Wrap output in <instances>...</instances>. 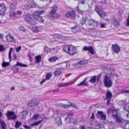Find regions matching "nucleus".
<instances>
[{"label":"nucleus","instance_id":"obj_1","mask_svg":"<svg viewBox=\"0 0 129 129\" xmlns=\"http://www.w3.org/2000/svg\"><path fill=\"white\" fill-rule=\"evenodd\" d=\"M86 25L90 29H94L98 26V23L96 21H94L90 18L87 17Z\"/></svg>","mask_w":129,"mask_h":129},{"label":"nucleus","instance_id":"obj_2","mask_svg":"<svg viewBox=\"0 0 129 129\" xmlns=\"http://www.w3.org/2000/svg\"><path fill=\"white\" fill-rule=\"evenodd\" d=\"M57 8V7L56 6L54 7L50 11V14L48 15V18H56L58 17V15L56 13Z\"/></svg>","mask_w":129,"mask_h":129},{"label":"nucleus","instance_id":"obj_3","mask_svg":"<svg viewBox=\"0 0 129 129\" xmlns=\"http://www.w3.org/2000/svg\"><path fill=\"white\" fill-rule=\"evenodd\" d=\"M113 82L110 78L107 76H105L104 80L105 86L107 87H110L113 85Z\"/></svg>","mask_w":129,"mask_h":129},{"label":"nucleus","instance_id":"obj_4","mask_svg":"<svg viewBox=\"0 0 129 129\" xmlns=\"http://www.w3.org/2000/svg\"><path fill=\"white\" fill-rule=\"evenodd\" d=\"M24 19L25 20L31 24L35 25L36 24L37 22V20L35 18H31L30 15H26Z\"/></svg>","mask_w":129,"mask_h":129},{"label":"nucleus","instance_id":"obj_5","mask_svg":"<svg viewBox=\"0 0 129 129\" xmlns=\"http://www.w3.org/2000/svg\"><path fill=\"white\" fill-rule=\"evenodd\" d=\"M6 116L9 120H15L17 118L16 114L12 111H8L6 113Z\"/></svg>","mask_w":129,"mask_h":129},{"label":"nucleus","instance_id":"obj_6","mask_svg":"<svg viewBox=\"0 0 129 129\" xmlns=\"http://www.w3.org/2000/svg\"><path fill=\"white\" fill-rule=\"evenodd\" d=\"M69 103L70 104L68 105L60 103L59 104V105L60 107H62L66 109L70 107H74L76 109L78 108V107L74 103Z\"/></svg>","mask_w":129,"mask_h":129},{"label":"nucleus","instance_id":"obj_7","mask_svg":"<svg viewBox=\"0 0 129 129\" xmlns=\"http://www.w3.org/2000/svg\"><path fill=\"white\" fill-rule=\"evenodd\" d=\"M95 10L101 17L104 16L105 15L106 13L104 12L103 8L101 7L96 8Z\"/></svg>","mask_w":129,"mask_h":129},{"label":"nucleus","instance_id":"obj_8","mask_svg":"<svg viewBox=\"0 0 129 129\" xmlns=\"http://www.w3.org/2000/svg\"><path fill=\"white\" fill-rule=\"evenodd\" d=\"M112 50L113 52L117 54L120 51V49L119 46L117 44H115L112 45Z\"/></svg>","mask_w":129,"mask_h":129},{"label":"nucleus","instance_id":"obj_9","mask_svg":"<svg viewBox=\"0 0 129 129\" xmlns=\"http://www.w3.org/2000/svg\"><path fill=\"white\" fill-rule=\"evenodd\" d=\"M7 10L6 7L3 4H0V14L1 15H5Z\"/></svg>","mask_w":129,"mask_h":129},{"label":"nucleus","instance_id":"obj_10","mask_svg":"<svg viewBox=\"0 0 129 129\" xmlns=\"http://www.w3.org/2000/svg\"><path fill=\"white\" fill-rule=\"evenodd\" d=\"M5 38L8 42L15 43L16 40L14 38V37L12 35L9 34L5 36Z\"/></svg>","mask_w":129,"mask_h":129},{"label":"nucleus","instance_id":"obj_11","mask_svg":"<svg viewBox=\"0 0 129 129\" xmlns=\"http://www.w3.org/2000/svg\"><path fill=\"white\" fill-rule=\"evenodd\" d=\"M39 103V102H37L35 100H33L28 103V105L29 107H31L33 108L36 107Z\"/></svg>","mask_w":129,"mask_h":129},{"label":"nucleus","instance_id":"obj_12","mask_svg":"<svg viewBox=\"0 0 129 129\" xmlns=\"http://www.w3.org/2000/svg\"><path fill=\"white\" fill-rule=\"evenodd\" d=\"M88 50L89 52L91 54H94V52L93 51V48L92 46L87 47V46H84L83 48V51H87Z\"/></svg>","mask_w":129,"mask_h":129},{"label":"nucleus","instance_id":"obj_13","mask_svg":"<svg viewBox=\"0 0 129 129\" xmlns=\"http://www.w3.org/2000/svg\"><path fill=\"white\" fill-rule=\"evenodd\" d=\"M76 16L75 12L73 11L71 12H69L66 14V17L67 18L70 17L72 19H74Z\"/></svg>","mask_w":129,"mask_h":129},{"label":"nucleus","instance_id":"obj_14","mask_svg":"<svg viewBox=\"0 0 129 129\" xmlns=\"http://www.w3.org/2000/svg\"><path fill=\"white\" fill-rule=\"evenodd\" d=\"M46 12L45 10H43L40 11H36L34 12V15L38 17H40L41 15L45 14Z\"/></svg>","mask_w":129,"mask_h":129},{"label":"nucleus","instance_id":"obj_15","mask_svg":"<svg viewBox=\"0 0 129 129\" xmlns=\"http://www.w3.org/2000/svg\"><path fill=\"white\" fill-rule=\"evenodd\" d=\"M99 115L101 116V120H105L106 119V115L105 114L103 111H99L98 112L96 116Z\"/></svg>","mask_w":129,"mask_h":129},{"label":"nucleus","instance_id":"obj_16","mask_svg":"<svg viewBox=\"0 0 129 129\" xmlns=\"http://www.w3.org/2000/svg\"><path fill=\"white\" fill-rule=\"evenodd\" d=\"M113 113H116V114H113L112 115V117L115 118L116 119V121L118 123H122V121L120 118L118 117V116L117 113H116V110H114L113 111Z\"/></svg>","mask_w":129,"mask_h":129},{"label":"nucleus","instance_id":"obj_17","mask_svg":"<svg viewBox=\"0 0 129 129\" xmlns=\"http://www.w3.org/2000/svg\"><path fill=\"white\" fill-rule=\"evenodd\" d=\"M37 6V5L35 4V6H33V5H32L31 4H26L25 5L23 6L22 7L24 9L28 10L32 7H36Z\"/></svg>","mask_w":129,"mask_h":129},{"label":"nucleus","instance_id":"obj_18","mask_svg":"<svg viewBox=\"0 0 129 129\" xmlns=\"http://www.w3.org/2000/svg\"><path fill=\"white\" fill-rule=\"evenodd\" d=\"M71 48H72V49H70V50L69 51L68 53L73 55L76 53L77 49L75 48L73 46H72Z\"/></svg>","mask_w":129,"mask_h":129},{"label":"nucleus","instance_id":"obj_19","mask_svg":"<svg viewBox=\"0 0 129 129\" xmlns=\"http://www.w3.org/2000/svg\"><path fill=\"white\" fill-rule=\"evenodd\" d=\"M72 31L74 33L77 34L80 32L79 28L77 26H76L72 28Z\"/></svg>","mask_w":129,"mask_h":129},{"label":"nucleus","instance_id":"obj_20","mask_svg":"<svg viewBox=\"0 0 129 129\" xmlns=\"http://www.w3.org/2000/svg\"><path fill=\"white\" fill-rule=\"evenodd\" d=\"M71 47H72V46L66 45L64 47V50L66 52L68 53L70 49H72Z\"/></svg>","mask_w":129,"mask_h":129},{"label":"nucleus","instance_id":"obj_21","mask_svg":"<svg viewBox=\"0 0 129 129\" xmlns=\"http://www.w3.org/2000/svg\"><path fill=\"white\" fill-rule=\"evenodd\" d=\"M28 113V112L27 111H23L20 114L21 116V119H24L26 118V115Z\"/></svg>","mask_w":129,"mask_h":129},{"label":"nucleus","instance_id":"obj_22","mask_svg":"<svg viewBox=\"0 0 129 129\" xmlns=\"http://www.w3.org/2000/svg\"><path fill=\"white\" fill-rule=\"evenodd\" d=\"M87 79V78H86L82 82H81L78 85L79 86H87L88 85L87 82H86Z\"/></svg>","mask_w":129,"mask_h":129},{"label":"nucleus","instance_id":"obj_23","mask_svg":"<svg viewBox=\"0 0 129 129\" xmlns=\"http://www.w3.org/2000/svg\"><path fill=\"white\" fill-rule=\"evenodd\" d=\"M106 99H111L112 96V94L110 92L109 90L107 91V92L106 95Z\"/></svg>","mask_w":129,"mask_h":129},{"label":"nucleus","instance_id":"obj_24","mask_svg":"<svg viewBox=\"0 0 129 129\" xmlns=\"http://www.w3.org/2000/svg\"><path fill=\"white\" fill-rule=\"evenodd\" d=\"M55 121L58 126L62 124L61 119L60 117H57L55 119Z\"/></svg>","mask_w":129,"mask_h":129},{"label":"nucleus","instance_id":"obj_25","mask_svg":"<svg viewBox=\"0 0 129 129\" xmlns=\"http://www.w3.org/2000/svg\"><path fill=\"white\" fill-rule=\"evenodd\" d=\"M87 17H82L80 19V24L82 25H83L84 24H86Z\"/></svg>","mask_w":129,"mask_h":129},{"label":"nucleus","instance_id":"obj_26","mask_svg":"<svg viewBox=\"0 0 129 129\" xmlns=\"http://www.w3.org/2000/svg\"><path fill=\"white\" fill-rule=\"evenodd\" d=\"M61 69H58L55 71L54 73L55 76H59L61 74Z\"/></svg>","mask_w":129,"mask_h":129},{"label":"nucleus","instance_id":"obj_27","mask_svg":"<svg viewBox=\"0 0 129 129\" xmlns=\"http://www.w3.org/2000/svg\"><path fill=\"white\" fill-rule=\"evenodd\" d=\"M41 57L40 55L37 56L36 57V60L35 62L37 63H39L41 60Z\"/></svg>","mask_w":129,"mask_h":129},{"label":"nucleus","instance_id":"obj_28","mask_svg":"<svg viewBox=\"0 0 129 129\" xmlns=\"http://www.w3.org/2000/svg\"><path fill=\"white\" fill-rule=\"evenodd\" d=\"M96 79V76H94L91 77L90 80H89V82L91 83H94L95 82Z\"/></svg>","mask_w":129,"mask_h":129},{"label":"nucleus","instance_id":"obj_29","mask_svg":"<svg viewBox=\"0 0 129 129\" xmlns=\"http://www.w3.org/2000/svg\"><path fill=\"white\" fill-rule=\"evenodd\" d=\"M0 123L2 129H5L6 126V124L4 121L1 119L0 120Z\"/></svg>","mask_w":129,"mask_h":129},{"label":"nucleus","instance_id":"obj_30","mask_svg":"<svg viewBox=\"0 0 129 129\" xmlns=\"http://www.w3.org/2000/svg\"><path fill=\"white\" fill-rule=\"evenodd\" d=\"M58 58V57L54 56L52 57L49 59V60L51 62H55Z\"/></svg>","mask_w":129,"mask_h":129},{"label":"nucleus","instance_id":"obj_31","mask_svg":"<svg viewBox=\"0 0 129 129\" xmlns=\"http://www.w3.org/2000/svg\"><path fill=\"white\" fill-rule=\"evenodd\" d=\"M15 66H18L23 67H27L28 66L24 64H23L19 62H17L16 64L15 65Z\"/></svg>","mask_w":129,"mask_h":129},{"label":"nucleus","instance_id":"obj_32","mask_svg":"<svg viewBox=\"0 0 129 129\" xmlns=\"http://www.w3.org/2000/svg\"><path fill=\"white\" fill-rule=\"evenodd\" d=\"M10 16L12 19H14L16 18V13L13 12L11 13L10 15Z\"/></svg>","mask_w":129,"mask_h":129},{"label":"nucleus","instance_id":"obj_33","mask_svg":"<svg viewBox=\"0 0 129 129\" xmlns=\"http://www.w3.org/2000/svg\"><path fill=\"white\" fill-rule=\"evenodd\" d=\"M36 20L39 22L43 23L44 21V20L43 19L42 17H38L37 18Z\"/></svg>","mask_w":129,"mask_h":129},{"label":"nucleus","instance_id":"obj_34","mask_svg":"<svg viewBox=\"0 0 129 129\" xmlns=\"http://www.w3.org/2000/svg\"><path fill=\"white\" fill-rule=\"evenodd\" d=\"M88 63L87 60H81L79 62V63L81 64V65H85Z\"/></svg>","mask_w":129,"mask_h":129},{"label":"nucleus","instance_id":"obj_35","mask_svg":"<svg viewBox=\"0 0 129 129\" xmlns=\"http://www.w3.org/2000/svg\"><path fill=\"white\" fill-rule=\"evenodd\" d=\"M42 121V120H39L38 121L36 122L33 124H32L30 126H37L39 124L41 123Z\"/></svg>","mask_w":129,"mask_h":129},{"label":"nucleus","instance_id":"obj_36","mask_svg":"<svg viewBox=\"0 0 129 129\" xmlns=\"http://www.w3.org/2000/svg\"><path fill=\"white\" fill-rule=\"evenodd\" d=\"M38 27L34 26L32 27V30L35 33H38L39 31L38 29Z\"/></svg>","mask_w":129,"mask_h":129},{"label":"nucleus","instance_id":"obj_37","mask_svg":"<svg viewBox=\"0 0 129 129\" xmlns=\"http://www.w3.org/2000/svg\"><path fill=\"white\" fill-rule=\"evenodd\" d=\"M52 73H47L46 75V79L48 80L51 77Z\"/></svg>","mask_w":129,"mask_h":129},{"label":"nucleus","instance_id":"obj_38","mask_svg":"<svg viewBox=\"0 0 129 129\" xmlns=\"http://www.w3.org/2000/svg\"><path fill=\"white\" fill-rule=\"evenodd\" d=\"M113 25L115 27L117 28L119 26V23L117 21L115 20L114 22Z\"/></svg>","mask_w":129,"mask_h":129},{"label":"nucleus","instance_id":"obj_39","mask_svg":"<svg viewBox=\"0 0 129 129\" xmlns=\"http://www.w3.org/2000/svg\"><path fill=\"white\" fill-rule=\"evenodd\" d=\"M73 114L72 113H70L68 114V117L71 121L72 120V119L73 118Z\"/></svg>","mask_w":129,"mask_h":129},{"label":"nucleus","instance_id":"obj_40","mask_svg":"<svg viewBox=\"0 0 129 129\" xmlns=\"http://www.w3.org/2000/svg\"><path fill=\"white\" fill-rule=\"evenodd\" d=\"M22 124L21 122L17 121L15 123V127L16 128H19L20 126Z\"/></svg>","mask_w":129,"mask_h":129},{"label":"nucleus","instance_id":"obj_41","mask_svg":"<svg viewBox=\"0 0 129 129\" xmlns=\"http://www.w3.org/2000/svg\"><path fill=\"white\" fill-rule=\"evenodd\" d=\"M13 73H16L19 71V69L18 68L14 67L13 68Z\"/></svg>","mask_w":129,"mask_h":129},{"label":"nucleus","instance_id":"obj_42","mask_svg":"<svg viewBox=\"0 0 129 129\" xmlns=\"http://www.w3.org/2000/svg\"><path fill=\"white\" fill-rule=\"evenodd\" d=\"M68 85H69V83H62L61 84H58V86L60 87H63V86H68Z\"/></svg>","mask_w":129,"mask_h":129},{"label":"nucleus","instance_id":"obj_43","mask_svg":"<svg viewBox=\"0 0 129 129\" xmlns=\"http://www.w3.org/2000/svg\"><path fill=\"white\" fill-rule=\"evenodd\" d=\"M51 51V49L47 47H45L44 49V51L47 52V53H48L49 52H50Z\"/></svg>","mask_w":129,"mask_h":129},{"label":"nucleus","instance_id":"obj_44","mask_svg":"<svg viewBox=\"0 0 129 129\" xmlns=\"http://www.w3.org/2000/svg\"><path fill=\"white\" fill-rule=\"evenodd\" d=\"M5 50V48L3 45H0V51L2 52Z\"/></svg>","mask_w":129,"mask_h":129},{"label":"nucleus","instance_id":"obj_45","mask_svg":"<svg viewBox=\"0 0 129 129\" xmlns=\"http://www.w3.org/2000/svg\"><path fill=\"white\" fill-rule=\"evenodd\" d=\"M9 65L8 63L4 61L2 64V66L3 67H6L8 66Z\"/></svg>","mask_w":129,"mask_h":129},{"label":"nucleus","instance_id":"obj_46","mask_svg":"<svg viewBox=\"0 0 129 129\" xmlns=\"http://www.w3.org/2000/svg\"><path fill=\"white\" fill-rule=\"evenodd\" d=\"M13 50V48H11L10 49V50L9 52V58L10 60L11 59V52Z\"/></svg>","mask_w":129,"mask_h":129},{"label":"nucleus","instance_id":"obj_47","mask_svg":"<svg viewBox=\"0 0 129 129\" xmlns=\"http://www.w3.org/2000/svg\"><path fill=\"white\" fill-rule=\"evenodd\" d=\"M39 115L38 114H34L33 116V118L34 119H36L39 116Z\"/></svg>","mask_w":129,"mask_h":129},{"label":"nucleus","instance_id":"obj_48","mask_svg":"<svg viewBox=\"0 0 129 129\" xmlns=\"http://www.w3.org/2000/svg\"><path fill=\"white\" fill-rule=\"evenodd\" d=\"M19 29L20 31H25V28L23 26H20L19 28Z\"/></svg>","mask_w":129,"mask_h":129},{"label":"nucleus","instance_id":"obj_49","mask_svg":"<svg viewBox=\"0 0 129 129\" xmlns=\"http://www.w3.org/2000/svg\"><path fill=\"white\" fill-rule=\"evenodd\" d=\"M65 65L66 66V67L68 68L70 66L69 62H64V63Z\"/></svg>","mask_w":129,"mask_h":129},{"label":"nucleus","instance_id":"obj_50","mask_svg":"<svg viewBox=\"0 0 129 129\" xmlns=\"http://www.w3.org/2000/svg\"><path fill=\"white\" fill-rule=\"evenodd\" d=\"M21 46L16 48V51L17 52H19L21 50Z\"/></svg>","mask_w":129,"mask_h":129},{"label":"nucleus","instance_id":"obj_51","mask_svg":"<svg viewBox=\"0 0 129 129\" xmlns=\"http://www.w3.org/2000/svg\"><path fill=\"white\" fill-rule=\"evenodd\" d=\"M47 3L46 5L48 6L52 2V0H46Z\"/></svg>","mask_w":129,"mask_h":129},{"label":"nucleus","instance_id":"obj_52","mask_svg":"<svg viewBox=\"0 0 129 129\" xmlns=\"http://www.w3.org/2000/svg\"><path fill=\"white\" fill-rule=\"evenodd\" d=\"M127 25L129 26V15H128L127 19Z\"/></svg>","mask_w":129,"mask_h":129},{"label":"nucleus","instance_id":"obj_53","mask_svg":"<svg viewBox=\"0 0 129 129\" xmlns=\"http://www.w3.org/2000/svg\"><path fill=\"white\" fill-rule=\"evenodd\" d=\"M90 119H95V117L94 116V114L93 113H92L91 116L90 117Z\"/></svg>","mask_w":129,"mask_h":129},{"label":"nucleus","instance_id":"obj_54","mask_svg":"<svg viewBox=\"0 0 129 129\" xmlns=\"http://www.w3.org/2000/svg\"><path fill=\"white\" fill-rule=\"evenodd\" d=\"M107 106H108L110 105V102L111 101V99H107Z\"/></svg>","mask_w":129,"mask_h":129},{"label":"nucleus","instance_id":"obj_55","mask_svg":"<svg viewBox=\"0 0 129 129\" xmlns=\"http://www.w3.org/2000/svg\"><path fill=\"white\" fill-rule=\"evenodd\" d=\"M31 126H30V125L29 126H28L24 125H23V126L26 129H30L31 128L30 127Z\"/></svg>","mask_w":129,"mask_h":129},{"label":"nucleus","instance_id":"obj_56","mask_svg":"<svg viewBox=\"0 0 129 129\" xmlns=\"http://www.w3.org/2000/svg\"><path fill=\"white\" fill-rule=\"evenodd\" d=\"M76 81V80H74L72 81L71 82H70V83H69V85H71L72 84L74 83Z\"/></svg>","mask_w":129,"mask_h":129},{"label":"nucleus","instance_id":"obj_57","mask_svg":"<svg viewBox=\"0 0 129 129\" xmlns=\"http://www.w3.org/2000/svg\"><path fill=\"white\" fill-rule=\"evenodd\" d=\"M122 92H125L126 93H129V90H122Z\"/></svg>","mask_w":129,"mask_h":129},{"label":"nucleus","instance_id":"obj_58","mask_svg":"<svg viewBox=\"0 0 129 129\" xmlns=\"http://www.w3.org/2000/svg\"><path fill=\"white\" fill-rule=\"evenodd\" d=\"M4 37V35L3 34H0V39H2Z\"/></svg>","mask_w":129,"mask_h":129},{"label":"nucleus","instance_id":"obj_59","mask_svg":"<svg viewBox=\"0 0 129 129\" xmlns=\"http://www.w3.org/2000/svg\"><path fill=\"white\" fill-rule=\"evenodd\" d=\"M101 27L102 28H104L105 27V25L104 24H101Z\"/></svg>","mask_w":129,"mask_h":129},{"label":"nucleus","instance_id":"obj_60","mask_svg":"<svg viewBox=\"0 0 129 129\" xmlns=\"http://www.w3.org/2000/svg\"><path fill=\"white\" fill-rule=\"evenodd\" d=\"M22 14V12L20 11H18L17 12V14L19 15H21Z\"/></svg>","mask_w":129,"mask_h":129},{"label":"nucleus","instance_id":"obj_61","mask_svg":"<svg viewBox=\"0 0 129 129\" xmlns=\"http://www.w3.org/2000/svg\"><path fill=\"white\" fill-rule=\"evenodd\" d=\"M46 80H47L46 79V78L44 79L42 81L40 82V83L41 84H42Z\"/></svg>","mask_w":129,"mask_h":129},{"label":"nucleus","instance_id":"obj_62","mask_svg":"<svg viewBox=\"0 0 129 129\" xmlns=\"http://www.w3.org/2000/svg\"><path fill=\"white\" fill-rule=\"evenodd\" d=\"M80 129H85V127L84 126L82 125L80 127Z\"/></svg>","mask_w":129,"mask_h":129},{"label":"nucleus","instance_id":"obj_63","mask_svg":"<svg viewBox=\"0 0 129 129\" xmlns=\"http://www.w3.org/2000/svg\"><path fill=\"white\" fill-rule=\"evenodd\" d=\"M17 55H16L14 54L13 55V59L14 60H15L16 59V57Z\"/></svg>","mask_w":129,"mask_h":129},{"label":"nucleus","instance_id":"obj_64","mask_svg":"<svg viewBox=\"0 0 129 129\" xmlns=\"http://www.w3.org/2000/svg\"><path fill=\"white\" fill-rule=\"evenodd\" d=\"M126 118L127 119L129 118V113L126 114Z\"/></svg>","mask_w":129,"mask_h":129}]
</instances>
